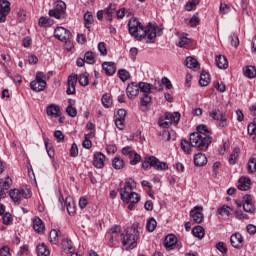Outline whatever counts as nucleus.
<instances>
[{
  "label": "nucleus",
  "instance_id": "nucleus-33",
  "mask_svg": "<svg viewBox=\"0 0 256 256\" xmlns=\"http://www.w3.org/2000/svg\"><path fill=\"white\" fill-rule=\"evenodd\" d=\"M186 67H188V69H199V61L189 56L186 58Z\"/></svg>",
  "mask_w": 256,
  "mask_h": 256
},
{
  "label": "nucleus",
  "instance_id": "nucleus-7",
  "mask_svg": "<svg viewBox=\"0 0 256 256\" xmlns=\"http://www.w3.org/2000/svg\"><path fill=\"white\" fill-rule=\"evenodd\" d=\"M149 167H153L154 169H157V171H167V169H169L167 163L159 161L155 156L145 158L142 162L143 169L147 170Z\"/></svg>",
  "mask_w": 256,
  "mask_h": 256
},
{
  "label": "nucleus",
  "instance_id": "nucleus-28",
  "mask_svg": "<svg viewBox=\"0 0 256 256\" xmlns=\"http://www.w3.org/2000/svg\"><path fill=\"white\" fill-rule=\"evenodd\" d=\"M138 87L140 92L144 93V95H150L151 89H153V85L147 82H139Z\"/></svg>",
  "mask_w": 256,
  "mask_h": 256
},
{
  "label": "nucleus",
  "instance_id": "nucleus-27",
  "mask_svg": "<svg viewBox=\"0 0 256 256\" xmlns=\"http://www.w3.org/2000/svg\"><path fill=\"white\" fill-rule=\"evenodd\" d=\"M62 249L64 253H75V248L73 247V242L69 239H64L62 241Z\"/></svg>",
  "mask_w": 256,
  "mask_h": 256
},
{
  "label": "nucleus",
  "instance_id": "nucleus-36",
  "mask_svg": "<svg viewBox=\"0 0 256 256\" xmlns=\"http://www.w3.org/2000/svg\"><path fill=\"white\" fill-rule=\"evenodd\" d=\"M37 255L38 256H49L51 255V251L47 249L43 243L37 246Z\"/></svg>",
  "mask_w": 256,
  "mask_h": 256
},
{
  "label": "nucleus",
  "instance_id": "nucleus-58",
  "mask_svg": "<svg viewBox=\"0 0 256 256\" xmlns=\"http://www.w3.org/2000/svg\"><path fill=\"white\" fill-rule=\"evenodd\" d=\"M230 43L232 47H239V36H237V34H231Z\"/></svg>",
  "mask_w": 256,
  "mask_h": 256
},
{
  "label": "nucleus",
  "instance_id": "nucleus-4",
  "mask_svg": "<svg viewBox=\"0 0 256 256\" xmlns=\"http://www.w3.org/2000/svg\"><path fill=\"white\" fill-rule=\"evenodd\" d=\"M51 75V73H48ZM49 75H45L43 72H37L35 80L30 82V89L35 91V93H41V91H45L47 87L46 79H49Z\"/></svg>",
  "mask_w": 256,
  "mask_h": 256
},
{
  "label": "nucleus",
  "instance_id": "nucleus-30",
  "mask_svg": "<svg viewBox=\"0 0 256 256\" xmlns=\"http://www.w3.org/2000/svg\"><path fill=\"white\" fill-rule=\"evenodd\" d=\"M199 83H200L201 87H207V85H209V83H211V77H210L209 73H207L206 71H202V73L200 75Z\"/></svg>",
  "mask_w": 256,
  "mask_h": 256
},
{
  "label": "nucleus",
  "instance_id": "nucleus-32",
  "mask_svg": "<svg viewBox=\"0 0 256 256\" xmlns=\"http://www.w3.org/2000/svg\"><path fill=\"white\" fill-rule=\"evenodd\" d=\"M120 233H121V227H119V226L112 227L107 234V237H110V239H111L110 243H113L114 237H115V239H117V237H119Z\"/></svg>",
  "mask_w": 256,
  "mask_h": 256
},
{
  "label": "nucleus",
  "instance_id": "nucleus-63",
  "mask_svg": "<svg viewBox=\"0 0 256 256\" xmlns=\"http://www.w3.org/2000/svg\"><path fill=\"white\" fill-rule=\"evenodd\" d=\"M216 249L218 251H220V253H222V254L227 253V247L225 246V243H223V242H218L216 244Z\"/></svg>",
  "mask_w": 256,
  "mask_h": 256
},
{
  "label": "nucleus",
  "instance_id": "nucleus-37",
  "mask_svg": "<svg viewBox=\"0 0 256 256\" xmlns=\"http://www.w3.org/2000/svg\"><path fill=\"white\" fill-rule=\"evenodd\" d=\"M112 166L115 168V169H123V167H125V161H123V158L121 157H115L113 160H112Z\"/></svg>",
  "mask_w": 256,
  "mask_h": 256
},
{
  "label": "nucleus",
  "instance_id": "nucleus-3",
  "mask_svg": "<svg viewBox=\"0 0 256 256\" xmlns=\"http://www.w3.org/2000/svg\"><path fill=\"white\" fill-rule=\"evenodd\" d=\"M213 141V138L209 136V134H190V142L192 147H195L198 149V151H207L209 149V145H211V142Z\"/></svg>",
  "mask_w": 256,
  "mask_h": 256
},
{
  "label": "nucleus",
  "instance_id": "nucleus-21",
  "mask_svg": "<svg viewBox=\"0 0 256 256\" xmlns=\"http://www.w3.org/2000/svg\"><path fill=\"white\" fill-rule=\"evenodd\" d=\"M93 165L96 169H103L105 167V156L101 152H97L94 154Z\"/></svg>",
  "mask_w": 256,
  "mask_h": 256
},
{
  "label": "nucleus",
  "instance_id": "nucleus-34",
  "mask_svg": "<svg viewBox=\"0 0 256 256\" xmlns=\"http://www.w3.org/2000/svg\"><path fill=\"white\" fill-rule=\"evenodd\" d=\"M192 235L198 239H203L205 237V229L202 226H196L192 229Z\"/></svg>",
  "mask_w": 256,
  "mask_h": 256
},
{
  "label": "nucleus",
  "instance_id": "nucleus-24",
  "mask_svg": "<svg viewBox=\"0 0 256 256\" xmlns=\"http://www.w3.org/2000/svg\"><path fill=\"white\" fill-rule=\"evenodd\" d=\"M102 69H104L106 75L111 76V75H115L117 71V66L115 65L114 62H104L102 64Z\"/></svg>",
  "mask_w": 256,
  "mask_h": 256
},
{
  "label": "nucleus",
  "instance_id": "nucleus-5",
  "mask_svg": "<svg viewBox=\"0 0 256 256\" xmlns=\"http://www.w3.org/2000/svg\"><path fill=\"white\" fill-rule=\"evenodd\" d=\"M137 239H139V230L130 228L124 234L122 243L126 249H135L137 247Z\"/></svg>",
  "mask_w": 256,
  "mask_h": 256
},
{
  "label": "nucleus",
  "instance_id": "nucleus-61",
  "mask_svg": "<svg viewBox=\"0 0 256 256\" xmlns=\"http://www.w3.org/2000/svg\"><path fill=\"white\" fill-rule=\"evenodd\" d=\"M188 44H189V38L187 37H180V39L176 43L178 47H185V45H188Z\"/></svg>",
  "mask_w": 256,
  "mask_h": 256
},
{
  "label": "nucleus",
  "instance_id": "nucleus-9",
  "mask_svg": "<svg viewBox=\"0 0 256 256\" xmlns=\"http://www.w3.org/2000/svg\"><path fill=\"white\" fill-rule=\"evenodd\" d=\"M67 11V4L59 0L56 2L54 9L49 10L48 15L54 17V19H65V13Z\"/></svg>",
  "mask_w": 256,
  "mask_h": 256
},
{
  "label": "nucleus",
  "instance_id": "nucleus-55",
  "mask_svg": "<svg viewBox=\"0 0 256 256\" xmlns=\"http://www.w3.org/2000/svg\"><path fill=\"white\" fill-rule=\"evenodd\" d=\"M11 221H13V217L11 216V213L7 212L2 216V223L4 225H10Z\"/></svg>",
  "mask_w": 256,
  "mask_h": 256
},
{
  "label": "nucleus",
  "instance_id": "nucleus-29",
  "mask_svg": "<svg viewBox=\"0 0 256 256\" xmlns=\"http://www.w3.org/2000/svg\"><path fill=\"white\" fill-rule=\"evenodd\" d=\"M65 206L69 215H74L76 208H75V202H73V199L71 197L66 198Z\"/></svg>",
  "mask_w": 256,
  "mask_h": 256
},
{
  "label": "nucleus",
  "instance_id": "nucleus-6",
  "mask_svg": "<svg viewBox=\"0 0 256 256\" xmlns=\"http://www.w3.org/2000/svg\"><path fill=\"white\" fill-rule=\"evenodd\" d=\"M181 120V113L179 112H166L163 118H160L158 121L159 127H163V129H169L171 125H177Z\"/></svg>",
  "mask_w": 256,
  "mask_h": 256
},
{
  "label": "nucleus",
  "instance_id": "nucleus-35",
  "mask_svg": "<svg viewBox=\"0 0 256 256\" xmlns=\"http://www.w3.org/2000/svg\"><path fill=\"white\" fill-rule=\"evenodd\" d=\"M245 77L248 79H255L256 77V68L255 66H247L244 70Z\"/></svg>",
  "mask_w": 256,
  "mask_h": 256
},
{
  "label": "nucleus",
  "instance_id": "nucleus-40",
  "mask_svg": "<svg viewBox=\"0 0 256 256\" xmlns=\"http://www.w3.org/2000/svg\"><path fill=\"white\" fill-rule=\"evenodd\" d=\"M38 25L39 27H51V25H53V20L48 17H40Z\"/></svg>",
  "mask_w": 256,
  "mask_h": 256
},
{
  "label": "nucleus",
  "instance_id": "nucleus-8",
  "mask_svg": "<svg viewBox=\"0 0 256 256\" xmlns=\"http://www.w3.org/2000/svg\"><path fill=\"white\" fill-rule=\"evenodd\" d=\"M10 198L14 203H21V199H30L31 197V189L22 188V189H13L9 192Z\"/></svg>",
  "mask_w": 256,
  "mask_h": 256
},
{
  "label": "nucleus",
  "instance_id": "nucleus-53",
  "mask_svg": "<svg viewBox=\"0 0 256 256\" xmlns=\"http://www.w3.org/2000/svg\"><path fill=\"white\" fill-rule=\"evenodd\" d=\"M130 159V165H137V163L141 161V155H139L137 152H134Z\"/></svg>",
  "mask_w": 256,
  "mask_h": 256
},
{
  "label": "nucleus",
  "instance_id": "nucleus-17",
  "mask_svg": "<svg viewBox=\"0 0 256 256\" xmlns=\"http://www.w3.org/2000/svg\"><path fill=\"white\" fill-rule=\"evenodd\" d=\"M46 115H48V117H55V119H57V117H61V107L56 104L48 105L46 107Z\"/></svg>",
  "mask_w": 256,
  "mask_h": 256
},
{
  "label": "nucleus",
  "instance_id": "nucleus-15",
  "mask_svg": "<svg viewBox=\"0 0 256 256\" xmlns=\"http://www.w3.org/2000/svg\"><path fill=\"white\" fill-rule=\"evenodd\" d=\"M139 91V84L132 82L126 88V95L128 99H135L139 95Z\"/></svg>",
  "mask_w": 256,
  "mask_h": 256
},
{
  "label": "nucleus",
  "instance_id": "nucleus-39",
  "mask_svg": "<svg viewBox=\"0 0 256 256\" xmlns=\"http://www.w3.org/2000/svg\"><path fill=\"white\" fill-rule=\"evenodd\" d=\"M78 82L82 87H87V85H89V73L85 72L80 74Z\"/></svg>",
  "mask_w": 256,
  "mask_h": 256
},
{
  "label": "nucleus",
  "instance_id": "nucleus-59",
  "mask_svg": "<svg viewBox=\"0 0 256 256\" xmlns=\"http://www.w3.org/2000/svg\"><path fill=\"white\" fill-rule=\"evenodd\" d=\"M201 0H192L186 4V11H193V7L199 5Z\"/></svg>",
  "mask_w": 256,
  "mask_h": 256
},
{
  "label": "nucleus",
  "instance_id": "nucleus-56",
  "mask_svg": "<svg viewBox=\"0 0 256 256\" xmlns=\"http://www.w3.org/2000/svg\"><path fill=\"white\" fill-rule=\"evenodd\" d=\"M66 113L69 117H77V108L68 105L66 108Z\"/></svg>",
  "mask_w": 256,
  "mask_h": 256
},
{
  "label": "nucleus",
  "instance_id": "nucleus-31",
  "mask_svg": "<svg viewBox=\"0 0 256 256\" xmlns=\"http://www.w3.org/2000/svg\"><path fill=\"white\" fill-rule=\"evenodd\" d=\"M93 14L91 12H86L84 14V26L88 31H91V26L93 25Z\"/></svg>",
  "mask_w": 256,
  "mask_h": 256
},
{
  "label": "nucleus",
  "instance_id": "nucleus-13",
  "mask_svg": "<svg viewBox=\"0 0 256 256\" xmlns=\"http://www.w3.org/2000/svg\"><path fill=\"white\" fill-rule=\"evenodd\" d=\"M13 184V180L11 178L5 177L4 179H0V201L1 199H5L7 197V191L11 189V185Z\"/></svg>",
  "mask_w": 256,
  "mask_h": 256
},
{
  "label": "nucleus",
  "instance_id": "nucleus-60",
  "mask_svg": "<svg viewBox=\"0 0 256 256\" xmlns=\"http://www.w3.org/2000/svg\"><path fill=\"white\" fill-rule=\"evenodd\" d=\"M248 134L256 135V118L254 119L253 123L248 125Z\"/></svg>",
  "mask_w": 256,
  "mask_h": 256
},
{
  "label": "nucleus",
  "instance_id": "nucleus-25",
  "mask_svg": "<svg viewBox=\"0 0 256 256\" xmlns=\"http://www.w3.org/2000/svg\"><path fill=\"white\" fill-rule=\"evenodd\" d=\"M33 229L36 233H44L45 232V223L39 217H35L33 220Z\"/></svg>",
  "mask_w": 256,
  "mask_h": 256
},
{
  "label": "nucleus",
  "instance_id": "nucleus-2",
  "mask_svg": "<svg viewBox=\"0 0 256 256\" xmlns=\"http://www.w3.org/2000/svg\"><path fill=\"white\" fill-rule=\"evenodd\" d=\"M135 187H137V183L133 178L126 179L125 186L120 189V197L123 203H137L141 201V196L137 192H133Z\"/></svg>",
  "mask_w": 256,
  "mask_h": 256
},
{
  "label": "nucleus",
  "instance_id": "nucleus-46",
  "mask_svg": "<svg viewBox=\"0 0 256 256\" xmlns=\"http://www.w3.org/2000/svg\"><path fill=\"white\" fill-rule=\"evenodd\" d=\"M247 171L250 174L256 172V158L251 157L248 161Z\"/></svg>",
  "mask_w": 256,
  "mask_h": 256
},
{
  "label": "nucleus",
  "instance_id": "nucleus-49",
  "mask_svg": "<svg viewBox=\"0 0 256 256\" xmlns=\"http://www.w3.org/2000/svg\"><path fill=\"white\" fill-rule=\"evenodd\" d=\"M118 75L120 77V80L123 81V83H125V81H127L131 77L129 71L125 69L119 70Z\"/></svg>",
  "mask_w": 256,
  "mask_h": 256
},
{
  "label": "nucleus",
  "instance_id": "nucleus-47",
  "mask_svg": "<svg viewBox=\"0 0 256 256\" xmlns=\"http://www.w3.org/2000/svg\"><path fill=\"white\" fill-rule=\"evenodd\" d=\"M84 60L86 63H88V65H93V63H95V53L91 51L86 52L84 55Z\"/></svg>",
  "mask_w": 256,
  "mask_h": 256
},
{
  "label": "nucleus",
  "instance_id": "nucleus-54",
  "mask_svg": "<svg viewBox=\"0 0 256 256\" xmlns=\"http://www.w3.org/2000/svg\"><path fill=\"white\" fill-rule=\"evenodd\" d=\"M151 96H149V94H144V96L141 98L140 103H141V107H147V105H149V103H151Z\"/></svg>",
  "mask_w": 256,
  "mask_h": 256
},
{
  "label": "nucleus",
  "instance_id": "nucleus-50",
  "mask_svg": "<svg viewBox=\"0 0 256 256\" xmlns=\"http://www.w3.org/2000/svg\"><path fill=\"white\" fill-rule=\"evenodd\" d=\"M219 215L229 217L231 215V207L227 205H223L221 208L218 209Z\"/></svg>",
  "mask_w": 256,
  "mask_h": 256
},
{
  "label": "nucleus",
  "instance_id": "nucleus-42",
  "mask_svg": "<svg viewBox=\"0 0 256 256\" xmlns=\"http://www.w3.org/2000/svg\"><path fill=\"white\" fill-rule=\"evenodd\" d=\"M102 105L106 107V109H109L113 105V99H111V95L104 94L102 96Z\"/></svg>",
  "mask_w": 256,
  "mask_h": 256
},
{
  "label": "nucleus",
  "instance_id": "nucleus-18",
  "mask_svg": "<svg viewBox=\"0 0 256 256\" xmlns=\"http://www.w3.org/2000/svg\"><path fill=\"white\" fill-rule=\"evenodd\" d=\"M230 243L234 249H241L243 247V236L241 233H234L230 237Z\"/></svg>",
  "mask_w": 256,
  "mask_h": 256
},
{
  "label": "nucleus",
  "instance_id": "nucleus-52",
  "mask_svg": "<svg viewBox=\"0 0 256 256\" xmlns=\"http://www.w3.org/2000/svg\"><path fill=\"white\" fill-rule=\"evenodd\" d=\"M200 20H199V13H195L192 18L189 20V25L190 27H197L199 25Z\"/></svg>",
  "mask_w": 256,
  "mask_h": 256
},
{
  "label": "nucleus",
  "instance_id": "nucleus-19",
  "mask_svg": "<svg viewBox=\"0 0 256 256\" xmlns=\"http://www.w3.org/2000/svg\"><path fill=\"white\" fill-rule=\"evenodd\" d=\"M239 191H249L251 189V178L247 176H241L238 180Z\"/></svg>",
  "mask_w": 256,
  "mask_h": 256
},
{
  "label": "nucleus",
  "instance_id": "nucleus-22",
  "mask_svg": "<svg viewBox=\"0 0 256 256\" xmlns=\"http://www.w3.org/2000/svg\"><path fill=\"white\" fill-rule=\"evenodd\" d=\"M180 147L183 153H185L186 155H191V153H193V147L195 146H192L191 138H189V140L182 139L180 142Z\"/></svg>",
  "mask_w": 256,
  "mask_h": 256
},
{
  "label": "nucleus",
  "instance_id": "nucleus-10",
  "mask_svg": "<svg viewBox=\"0 0 256 256\" xmlns=\"http://www.w3.org/2000/svg\"><path fill=\"white\" fill-rule=\"evenodd\" d=\"M209 117L214 121H219L218 127L221 129H225L227 127V118L225 114L221 112L218 108H214L212 111L209 112Z\"/></svg>",
  "mask_w": 256,
  "mask_h": 256
},
{
  "label": "nucleus",
  "instance_id": "nucleus-64",
  "mask_svg": "<svg viewBox=\"0 0 256 256\" xmlns=\"http://www.w3.org/2000/svg\"><path fill=\"white\" fill-rule=\"evenodd\" d=\"M0 255L1 256H11V252H10L9 246H3L0 249Z\"/></svg>",
  "mask_w": 256,
  "mask_h": 256
},
{
  "label": "nucleus",
  "instance_id": "nucleus-14",
  "mask_svg": "<svg viewBox=\"0 0 256 256\" xmlns=\"http://www.w3.org/2000/svg\"><path fill=\"white\" fill-rule=\"evenodd\" d=\"M190 217L194 223L200 224L203 223V206H195L191 211H190Z\"/></svg>",
  "mask_w": 256,
  "mask_h": 256
},
{
  "label": "nucleus",
  "instance_id": "nucleus-41",
  "mask_svg": "<svg viewBox=\"0 0 256 256\" xmlns=\"http://www.w3.org/2000/svg\"><path fill=\"white\" fill-rule=\"evenodd\" d=\"M237 159H239V148H235L233 152L230 154L228 161L230 165H235L237 163Z\"/></svg>",
  "mask_w": 256,
  "mask_h": 256
},
{
  "label": "nucleus",
  "instance_id": "nucleus-11",
  "mask_svg": "<svg viewBox=\"0 0 256 256\" xmlns=\"http://www.w3.org/2000/svg\"><path fill=\"white\" fill-rule=\"evenodd\" d=\"M9 13H11V2L9 0H0V23L7 21Z\"/></svg>",
  "mask_w": 256,
  "mask_h": 256
},
{
  "label": "nucleus",
  "instance_id": "nucleus-12",
  "mask_svg": "<svg viewBox=\"0 0 256 256\" xmlns=\"http://www.w3.org/2000/svg\"><path fill=\"white\" fill-rule=\"evenodd\" d=\"M54 37L62 43H67L71 39V31L63 27H57L54 31Z\"/></svg>",
  "mask_w": 256,
  "mask_h": 256
},
{
  "label": "nucleus",
  "instance_id": "nucleus-57",
  "mask_svg": "<svg viewBox=\"0 0 256 256\" xmlns=\"http://www.w3.org/2000/svg\"><path fill=\"white\" fill-rule=\"evenodd\" d=\"M78 79H79V76H77V74H71L68 77V85H72V86L76 87Z\"/></svg>",
  "mask_w": 256,
  "mask_h": 256
},
{
  "label": "nucleus",
  "instance_id": "nucleus-26",
  "mask_svg": "<svg viewBox=\"0 0 256 256\" xmlns=\"http://www.w3.org/2000/svg\"><path fill=\"white\" fill-rule=\"evenodd\" d=\"M215 61L219 69H227V67H229V62L227 61V58L223 55L216 56Z\"/></svg>",
  "mask_w": 256,
  "mask_h": 256
},
{
  "label": "nucleus",
  "instance_id": "nucleus-62",
  "mask_svg": "<svg viewBox=\"0 0 256 256\" xmlns=\"http://www.w3.org/2000/svg\"><path fill=\"white\" fill-rule=\"evenodd\" d=\"M98 51L100 52V55H107V47L105 46L104 42H100L98 44Z\"/></svg>",
  "mask_w": 256,
  "mask_h": 256
},
{
  "label": "nucleus",
  "instance_id": "nucleus-1",
  "mask_svg": "<svg viewBox=\"0 0 256 256\" xmlns=\"http://www.w3.org/2000/svg\"><path fill=\"white\" fill-rule=\"evenodd\" d=\"M128 31L138 41L146 37V43H155L157 39V26L149 23L146 27H143L137 18H131L129 20Z\"/></svg>",
  "mask_w": 256,
  "mask_h": 256
},
{
  "label": "nucleus",
  "instance_id": "nucleus-23",
  "mask_svg": "<svg viewBox=\"0 0 256 256\" xmlns=\"http://www.w3.org/2000/svg\"><path fill=\"white\" fill-rule=\"evenodd\" d=\"M207 161V156L201 152L194 155V165L196 167H205Z\"/></svg>",
  "mask_w": 256,
  "mask_h": 256
},
{
  "label": "nucleus",
  "instance_id": "nucleus-48",
  "mask_svg": "<svg viewBox=\"0 0 256 256\" xmlns=\"http://www.w3.org/2000/svg\"><path fill=\"white\" fill-rule=\"evenodd\" d=\"M197 132H193L194 134H200V135H208L209 129L207 128V125L202 124L198 125L196 127Z\"/></svg>",
  "mask_w": 256,
  "mask_h": 256
},
{
  "label": "nucleus",
  "instance_id": "nucleus-16",
  "mask_svg": "<svg viewBox=\"0 0 256 256\" xmlns=\"http://www.w3.org/2000/svg\"><path fill=\"white\" fill-rule=\"evenodd\" d=\"M243 209L246 213H255V205L253 204V198L249 194H246L243 197Z\"/></svg>",
  "mask_w": 256,
  "mask_h": 256
},
{
  "label": "nucleus",
  "instance_id": "nucleus-44",
  "mask_svg": "<svg viewBox=\"0 0 256 256\" xmlns=\"http://www.w3.org/2000/svg\"><path fill=\"white\" fill-rule=\"evenodd\" d=\"M49 241L52 243V245H57L59 243V233L57 230L50 231Z\"/></svg>",
  "mask_w": 256,
  "mask_h": 256
},
{
  "label": "nucleus",
  "instance_id": "nucleus-51",
  "mask_svg": "<svg viewBox=\"0 0 256 256\" xmlns=\"http://www.w3.org/2000/svg\"><path fill=\"white\" fill-rule=\"evenodd\" d=\"M219 169H221V162L217 161L212 165V177L217 179V175H219Z\"/></svg>",
  "mask_w": 256,
  "mask_h": 256
},
{
  "label": "nucleus",
  "instance_id": "nucleus-45",
  "mask_svg": "<svg viewBox=\"0 0 256 256\" xmlns=\"http://www.w3.org/2000/svg\"><path fill=\"white\" fill-rule=\"evenodd\" d=\"M44 145L48 153V157H55V151L53 150V144L49 143V139L44 140Z\"/></svg>",
  "mask_w": 256,
  "mask_h": 256
},
{
  "label": "nucleus",
  "instance_id": "nucleus-43",
  "mask_svg": "<svg viewBox=\"0 0 256 256\" xmlns=\"http://www.w3.org/2000/svg\"><path fill=\"white\" fill-rule=\"evenodd\" d=\"M105 13L107 15V21H113V15L115 13V5L109 4V6L105 9Z\"/></svg>",
  "mask_w": 256,
  "mask_h": 256
},
{
  "label": "nucleus",
  "instance_id": "nucleus-20",
  "mask_svg": "<svg viewBox=\"0 0 256 256\" xmlns=\"http://www.w3.org/2000/svg\"><path fill=\"white\" fill-rule=\"evenodd\" d=\"M176 245H177V237H175V235L170 234L165 237L164 247H166L167 251H173Z\"/></svg>",
  "mask_w": 256,
  "mask_h": 256
},
{
  "label": "nucleus",
  "instance_id": "nucleus-38",
  "mask_svg": "<svg viewBox=\"0 0 256 256\" xmlns=\"http://www.w3.org/2000/svg\"><path fill=\"white\" fill-rule=\"evenodd\" d=\"M146 229L149 233H153L157 229V220L155 218H150L146 223Z\"/></svg>",
  "mask_w": 256,
  "mask_h": 256
}]
</instances>
